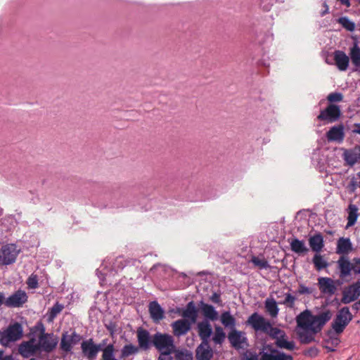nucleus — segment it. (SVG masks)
I'll use <instances>...</instances> for the list:
<instances>
[{"label": "nucleus", "mask_w": 360, "mask_h": 360, "mask_svg": "<svg viewBox=\"0 0 360 360\" xmlns=\"http://www.w3.org/2000/svg\"><path fill=\"white\" fill-rule=\"evenodd\" d=\"M152 345L160 352V355H170L175 352L174 338L167 333H155L152 336Z\"/></svg>", "instance_id": "obj_1"}, {"label": "nucleus", "mask_w": 360, "mask_h": 360, "mask_svg": "<svg viewBox=\"0 0 360 360\" xmlns=\"http://www.w3.org/2000/svg\"><path fill=\"white\" fill-rule=\"evenodd\" d=\"M339 277L345 279L353 271L355 274H360V257H354L351 262L346 256H341L337 261Z\"/></svg>", "instance_id": "obj_2"}, {"label": "nucleus", "mask_w": 360, "mask_h": 360, "mask_svg": "<svg viewBox=\"0 0 360 360\" xmlns=\"http://www.w3.org/2000/svg\"><path fill=\"white\" fill-rule=\"evenodd\" d=\"M23 335V328L22 325L15 322L10 324L4 331L0 332V343L6 346L10 342H15L20 340Z\"/></svg>", "instance_id": "obj_3"}, {"label": "nucleus", "mask_w": 360, "mask_h": 360, "mask_svg": "<svg viewBox=\"0 0 360 360\" xmlns=\"http://www.w3.org/2000/svg\"><path fill=\"white\" fill-rule=\"evenodd\" d=\"M352 319V315L349 311V307H342L338 311L332 323V327L337 334H340L343 332Z\"/></svg>", "instance_id": "obj_4"}, {"label": "nucleus", "mask_w": 360, "mask_h": 360, "mask_svg": "<svg viewBox=\"0 0 360 360\" xmlns=\"http://www.w3.org/2000/svg\"><path fill=\"white\" fill-rule=\"evenodd\" d=\"M342 112L340 106L329 103L328 106L320 112L317 119L327 123H333L338 121L341 117Z\"/></svg>", "instance_id": "obj_5"}, {"label": "nucleus", "mask_w": 360, "mask_h": 360, "mask_svg": "<svg viewBox=\"0 0 360 360\" xmlns=\"http://www.w3.org/2000/svg\"><path fill=\"white\" fill-rule=\"evenodd\" d=\"M20 250L14 244L3 245L0 249V264L9 265L13 264L17 259Z\"/></svg>", "instance_id": "obj_6"}, {"label": "nucleus", "mask_w": 360, "mask_h": 360, "mask_svg": "<svg viewBox=\"0 0 360 360\" xmlns=\"http://www.w3.org/2000/svg\"><path fill=\"white\" fill-rule=\"evenodd\" d=\"M58 344V340L53 333H45L43 328L39 335V349L49 353L52 352Z\"/></svg>", "instance_id": "obj_7"}, {"label": "nucleus", "mask_w": 360, "mask_h": 360, "mask_svg": "<svg viewBox=\"0 0 360 360\" xmlns=\"http://www.w3.org/2000/svg\"><path fill=\"white\" fill-rule=\"evenodd\" d=\"M360 296V281H357L353 284L345 288L342 291V297L341 302L342 304H349L356 300Z\"/></svg>", "instance_id": "obj_8"}, {"label": "nucleus", "mask_w": 360, "mask_h": 360, "mask_svg": "<svg viewBox=\"0 0 360 360\" xmlns=\"http://www.w3.org/2000/svg\"><path fill=\"white\" fill-rule=\"evenodd\" d=\"M332 314L329 310L321 312V314L312 316L310 322V328L314 333H319L321 330L323 326L331 319Z\"/></svg>", "instance_id": "obj_9"}, {"label": "nucleus", "mask_w": 360, "mask_h": 360, "mask_svg": "<svg viewBox=\"0 0 360 360\" xmlns=\"http://www.w3.org/2000/svg\"><path fill=\"white\" fill-rule=\"evenodd\" d=\"M102 345L103 344H95L92 338L84 340L81 344L82 354L88 359L93 360L97 356Z\"/></svg>", "instance_id": "obj_10"}, {"label": "nucleus", "mask_w": 360, "mask_h": 360, "mask_svg": "<svg viewBox=\"0 0 360 360\" xmlns=\"http://www.w3.org/2000/svg\"><path fill=\"white\" fill-rule=\"evenodd\" d=\"M269 322L264 317L255 312L248 317L246 324L250 326L255 331L264 333L266 331V327L269 326Z\"/></svg>", "instance_id": "obj_11"}, {"label": "nucleus", "mask_w": 360, "mask_h": 360, "mask_svg": "<svg viewBox=\"0 0 360 360\" xmlns=\"http://www.w3.org/2000/svg\"><path fill=\"white\" fill-rule=\"evenodd\" d=\"M227 338L231 347L236 349L243 348V345H248V338L245 336V333L236 328L231 330Z\"/></svg>", "instance_id": "obj_12"}, {"label": "nucleus", "mask_w": 360, "mask_h": 360, "mask_svg": "<svg viewBox=\"0 0 360 360\" xmlns=\"http://www.w3.org/2000/svg\"><path fill=\"white\" fill-rule=\"evenodd\" d=\"M27 293L21 290H17L4 302L8 307H20L27 301Z\"/></svg>", "instance_id": "obj_13"}, {"label": "nucleus", "mask_w": 360, "mask_h": 360, "mask_svg": "<svg viewBox=\"0 0 360 360\" xmlns=\"http://www.w3.org/2000/svg\"><path fill=\"white\" fill-rule=\"evenodd\" d=\"M318 287L321 293L333 295L337 290L335 281L329 277H319L318 278Z\"/></svg>", "instance_id": "obj_14"}, {"label": "nucleus", "mask_w": 360, "mask_h": 360, "mask_svg": "<svg viewBox=\"0 0 360 360\" xmlns=\"http://www.w3.org/2000/svg\"><path fill=\"white\" fill-rule=\"evenodd\" d=\"M191 323L188 319H181L174 321L171 324L174 336L181 337L185 335L191 328Z\"/></svg>", "instance_id": "obj_15"}, {"label": "nucleus", "mask_w": 360, "mask_h": 360, "mask_svg": "<svg viewBox=\"0 0 360 360\" xmlns=\"http://www.w3.org/2000/svg\"><path fill=\"white\" fill-rule=\"evenodd\" d=\"M82 337L74 331L70 335H68L67 333L62 335L60 341V349L65 352H69L72 348V345L77 344Z\"/></svg>", "instance_id": "obj_16"}, {"label": "nucleus", "mask_w": 360, "mask_h": 360, "mask_svg": "<svg viewBox=\"0 0 360 360\" xmlns=\"http://www.w3.org/2000/svg\"><path fill=\"white\" fill-rule=\"evenodd\" d=\"M137 341L139 348L144 351L149 349L152 344V337L150 333L143 328H139L136 331Z\"/></svg>", "instance_id": "obj_17"}, {"label": "nucleus", "mask_w": 360, "mask_h": 360, "mask_svg": "<svg viewBox=\"0 0 360 360\" xmlns=\"http://www.w3.org/2000/svg\"><path fill=\"white\" fill-rule=\"evenodd\" d=\"M343 158L350 167L354 166L356 163H360V146H356L352 149L345 150L343 153Z\"/></svg>", "instance_id": "obj_18"}, {"label": "nucleus", "mask_w": 360, "mask_h": 360, "mask_svg": "<svg viewBox=\"0 0 360 360\" xmlns=\"http://www.w3.org/2000/svg\"><path fill=\"white\" fill-rule=\"evenodd\" d=\"M213 357V351L209 342H201L195 349L196 360H211Z\"/></svg>", "instance_id": "obj_19"}, {"label": "nucleus", "mask_w": 360, "mask_h": 360, "mask_svg": "<svg viewBox=\"0 0 360 360\" xmlns=\"http://www.w3.org/2000/svg\"><path fill=\"white\" fill-rule=\"evenodd\" d=\"M198 335L201 342H209V338L212 333L211 324L207 321H203L198 323Z\"/></svg>", "instance_id": "obj_20"}, {"label": "nucleus", "mask_w": 360, "mask_h": 360, "mask_svg": "<svg viewBox=\"0 0 360 360\" xmlns=\"http://www.w3.org/2000/svg\"><path fill=\"white\" fill-rule=\"evenodd\" d=\"M353 250L352 244L348 238H340L337 242L336 253L345 256Z\"/></svg>", "instance_id": "obj_21"}, {"label": "nucleus", "mask_w": 360, "mask_h": 360, "mask_svg": "<svg viewBox=\"0 0 360 360\" xmlns=\"http://www.w3.org/2000/svg\"><path fill=\"white\" fill-rule=\"evenodd\" d=\"M334 60L340 71H345L349 65V58L342 51L334 52Z\"/></svg>", "instance_id": "obj_22"}, {"label": "nucleus", "mask_w": 360, "mask_h": 360, "mask_svg": "<svg viewBox=\"0 0 360 360\" xmlns=\"http://www.w3.org/2000/svg\"><path fill=\"white\" fill-rule=\"evenodd\" d=\"M148 311L151 319L155 322H159L164 318V310L156 301L150 302L148 306Z\"/></svg>", "instance_id": "obj_23"}, {"label": "nucleus", "mask_w": 360, "mask_h": 360, "mask_svg": "<svg viewBox=\"0 0 360 360\" xmlns=\"http://www.w3.org/2000/svg\"><path fill=\"white\" fill-rule=\"evenodd\" d=\"M198 309L193 301L189 302L186 308L182 311L181 316L185 319H190L191 323H194L198 318Z\"/></svg>", "instance_id": "obj_24"}, {"label": "nucleus", "mask_w": 360, "mask_h": 360, "mask_svg": "<svg viewBox=\"0 0 360 360\" xmlns=\"http://www.w3.org/2000/svg\"><path fill=\"white\" fill-rule=\"evenodd\" d=\"M38 350V344H34L33 340L23 342L19 346V352L24 357H29Z\"/></svg>", "instance_id": "obj_25"}, {"label": "nucleus", "mask_w": 360, "mask_h": 360, "mask_svg": "<svg viewBox=\"0 0 360 360\" xmlns=\"http://www.w3.org/2000/svg\"><path fill=\"white\" fill-rule=\"evenodd\" d=\"M309 244L312 251L316 253L320 252L324 247L323 237L319 233L309 238Z\"/></svg>", "instance_id": "obj_26"}, {"label": "nucleus", "mask_w": 360, "mask_h": 360, "mask_svg": "<svg viewBox=\"0 0 360 360\" xmlns=\"http://www.w3.org/2000/svg\"><path fill=\"white\" fill-rule=\"evenodd\" d=\"M201 311L203 316L211 320L216 321L218 319V312L215 310L214 307L211 305L203 302L202 301L200 303Z\"/></svg>", "instance_id": "obj_27"}, {"label": "nucleus", "mask_w": 360, "mask_h": 360, "mask_svg": "<svg viewBox=\"0 0 360 360\" xmlns=\"http://www.w3.org/2000/svg\"><path fill=\"white\" fill-rule=\"evenodd\" d=\"M313 315L311 314L310 311L306 310L300 313L296 319L297 324L301 329H309L310 328V322Z\"/></svg>", "instance_id": "obj_28"}, {"label": "nucleus", "mask_w": 360, "mask_h": 360, "mask_svg": "<svg viewBox=\"0 0 360 360\" xmlns=\"http://www.w3.org/2000/svg\"><path fill=\"white\" fill-rule=\"evenodd\" d=\"M344 129L342 125L334 126L327 132L328 141H342L344 139Z\"/></svg>", "instance_id": "obj_29"}, {"label": "nucleus", "mask_w": 360, "mask_h": 360, "mask_svg": "<svg viewBox=\"0 0 360 360\" xmlns=\"http://www.w3.org/2000/svg\"><path fill=\"white\" fill-rule=\"evenodd\" d=\"M290 245L291 250L299 255H304L309 252V248L305 245L304 240L292 238Z\"/></svg>", "instance_id": "obj_30"}, {"label": "nucleus", "mask_w": 360, "mask_h": 360, "mask_svg": "<svg viewBox=\"0 0 360 360\" xmlns=\"http://www.w3.org/2000/svg\"><path fill=\"white\" fill-rule=\"evenodd\" d=\"M298 338L302 344H309L315 341L314 335L316 333H314L311 329H302L297 331Z\"/></svg>", "instance_id": "obj_31"}, {"label": "nucleus", "mask_w": 360, "mask_h": 360, "mask_svg": "<svg viewBox=\"0 0 360 360\" xmlns=\"http://www.w3.org/2000/svg\"><path fill=\"white\" fill-rule=\"evenodd\" d=\"M261 360H293L290 355L273 350L271 353L264 352L262 354Z\"/></svg>", "instance_id": "obj_32"}, {"label": "nucleus", "mask_w": 360, "mask_h": 360, "mask_svg": "<svg viewBox=\"0 0 360 360\" xmlns=\"http://www.w3.org/2000/svg\"><path fill=\"white\" fill-rule=\"evenodd\" d=\"M220 321L225 328H229L231 330L236 328V320L231 314L230 311H226L221 313Z\"/></svg>", "instance_id": "obj_33"}, {"label": "nucleus", "mask_w": 360, "mask_h": 360, "mask_svg": "<svg viewBox=\"0 0 360 360\" xmlns=\"http://www.w3.org/2000/svg\"><path fill=\"white\" fill-rule=\"evenodd\" d=\"M358 207L356 205L354 204H349L347 208V227L352 226L355 224L357 217L359 216L358 214Z\"/></svg>", "instance_id": "obj_34"}, {"label": "nucleus", "mask_w": 360, "mask_h": 360, "mask_svg": "<svg viewBox=\"0 0 360 360\" xmlns=\"http://www.w3.org/2000/svg\"><path fill=\"white\" fill-rule=\"evenodd\" d=\"M312 262L315 269L318 271H320L329 266V264L325 259L324 256L321 255L320 252L314 255L312 259Z\"/></svg>", "instance_id": "obj_35"}, {"label": "nucleus", "mask_w": 360, "mask_h": 360, "mask_svg": "<svg viewBox=\"0 0 360 360\" xmlns=\"http://www.w3.org/2000/svg\"><path fill=\"white\" fill-rule=\"evenodd\" d=\"M264 307L266 311L271 317L275 318L278 316L279 309L274 298H267L265 300Z\"/></svg>", "instance_id": "obj_36"}, {"label": "nucleus", "mask_w": 360, "mask_h": 360, "mask_svg": "<svg viewBox=\"0 0 360 360\" xmlns=\"http://www.w3.org/2000/svg\"><path fill=\"white\" fill-rule=\"evenodd\" d=\"M275 344L279 348L286 349L290 351L293 350L295 347V342L293 341L287 340L285 333L280 336L279 338H277Z\"/></svg>", "instance_id": "obj_37"}, {"label": "nucleus", "mask_w": 360, "mask_h": 360, "mask_svg": "<svg viewBox=\"0 0 360 360\" xmlns=\"http://www.w3.org/2000/svg\"><path fill=\"white\" fill-rule=\"evenodd\" d=\"M139 352V348L138 346L134 345L132 344L125 345L121 349L120 358L126 359L130 356L138 354Z\"/></svg>", "instance_id": "obj_38"}, {"label": "nucleus", "mask_w": 360, "mask_h": 360, "mask_svg": "<svg viewBox=\"0 0 360 360\" xmlns=\"http://www.w3.org/2000/svg\"><path fill=\"white\" fill-rule=\"evenodd\" d=\"M226 338V333L221 326H215L214 333L212 337L213 342L217 345H221Z\"/></svg>", "instance_id": "obj_39"}, {"label": "nucleus", "mask_w": 360, "mask_h": 360, "mask_svg": "<svg viewBox=\"0 0 360 360\" xmlns=\"http://www.w3.org/2000/svg\"><path fill=\"white\" fill-rule=\"evenodd\" d=\"M115 346L113 344L108 345L102 349V356L101 360H118L115 356Z\"/></svg>", "instance_id": "obj_40"}, {"label": "nucleus", "mask_w": 360, "mask_h": 360, "mask_svg": "<svg viewBox=\"0 0 360 360\" xmlns=\"http://www.w3.org/2000/svg\"><path fill=\"white\" fill-rule=\"evenodd\" d=\"M349 56L352 64L355 67L360 66V48L356 44L350 49Z\"/></svg>", "instance_id": "obj_41"}, {"label": "nucleus", "mask_w": 360, "mask_h": 360, "mask_svg": "<svg viewBox=\"0 0 360 360\" xmlns=\"http://www.w3.org/2000/svg\"><path fill=\"white\" fill-rule=\"evenodd\" d=\"M64 309V306L59 302H56L51 309H49L48 312V322H53L56 317L60 314L63 309Z\"/></svg>", "instance_id": "obj_42"}, {"label": "nucleus", "mask_w": 360, "mask_h": 360, "mask_svg": "<svg viewBox=\"0 0 360 360\" xmlns=\"http://www.w3.org/2000/svg\"><path fill=\"white\" fill-rule=\"evenodd\" d=\"M264 333L269 335L271 338L277 340V338H279L285 332L276 327H273L269 322V326L266 327V331Z\"/></svg>", "instance_id": "obj_43"}, {"label": "nucleus", "mask_w": 360, "mask_h": 360, "mask_svg": "<svg viewBox=\"0 0 360 360\" xmlns=\"http://www.w3.org/2000/svg\"><path fill=\"white\" fill-rule=\"evenodd\" d=\"M338 22L348 31L352 32L355 30V23L347 17L344 16L339 18Z\"/></svg>", "instance_id": "obj_44"}, {"label": "nucleus", "mask_w": 360, "mask_h": 360, "mask_svg": "<svg viewBox=\"0 0 360 360\" xmlns=\"http://www.w3.org/2000/svg\"><path fill=\"white\" fill-rule=\"evenodd\" d=\"M251 262L261 269L269 268L268 262L263 257L260 258L259 257L252 256L251 258Z\"/></svg>", "instance_id": "obj_45"}, {"label": "nucleus", "mask_w": 360, "mask_h": 360, "mask_svg": "<svg viewBox=\"0 0 360 360\" xmlns=\"http://www.w3.org/2000/svg\"><path fill=\"white\" fill-rule=\"evenodd\" d=\"M173 353L174 354L175 360L193 359L192 354L189 353L188 351H181L175 349V352H174Z\"/></svg>", "instance_id": "obj_46"}, {"label": "nucleus", "mask_w": 360, "mask_h": 360, "mask_svg": "<svg viewBox=\"0 0 360 360\" xmlns=\"http://www.w3.org/2000/svg\"><path fill=\"white\" fill-rule=\"evenodd\" d=\"M327 100L330 103L340 102L343 100V95L338 92L330 93L328 95Z\"/></svg>", "instance_id": "obj_47"}, {"label": "nucleus", "mask_w": 360, "mask_h": 360, "mask_svg": "<svg viewBox=\"0 0 360 360\" xmlns=\"http://www.w3.org/2000/svg\"><path fill=\"white\" fill-rule=\"evenodd\" d=\"M27 285L30 289H36L38 288V277L35 274H31L27 280Z\"/></svg>", "instance_id": "obj_48"}, {"label": "nucleus", "mask_w": 360, "mask_h": 360, "mask_svg": "<svg viewBox=\"0 0 360 360\" xmlns=\"http://www.w3.org/2000/svg\"><path fill=\"white\" fill-rule=\"evenodd\" d=\"M295 297L292 295L290 293L285 294V300L283 301L282 304L286 305L289 308H293L295 306Z\"/></svg>", "instance_id": "obj_49"}, {"label": "nucleus", "mask_w": 360, "mask_h": 360, "mask_svg": "<svg viewBox=\"0 0 360 360\" xmlns=\"http://www.w3.org/2000/svg\"><path fill=\"white\" fill-rule=\"evenodd\" d=\"M340 342V341L338 338H330L329 340L326 341V343L327 345L330 344L332 346L336 347L339 345ZM325 347L330 352L335 351V349L330 348L328 345H326Z\"/></svg>", "instance_id": "obj_50"}, {"label": "nucleus", "mask_w": 360, "mask_h": 360, "mask_svg": "<svg viewBox=\"0 0 360 360\" xmlns=\"http://www.w3.org/2000/svg\"><path fill=\"white\" fill-rule=\"evenodd\" d=\"M297 292L300 295H305V294L309 295L312 292V290L310 288H309L308 287L305 286L304 285L300 284L298 290H297Z\"/></svg>", "instance_id": "obj_51"}, {"label": "nucleus", "mask_w": 360, "mask_h": 360, "mask_svg": "<svg viewBox=\"0 0 360 360\" xmlns=\"http://www.w3.org/2000/svg\"><path fill=\"white\" fill-rule=\"evenodd\" d=\"M210 301L213 303L218 304L220 306H222L221 299L219 293L214 292L212 296L210 297Z\"/></svg>", "instance_id": "obj_52"}, {"label": "nucleus", "mask_w": 360, "mask_h": 360, "mask_svg": "<svg viewBox=\"0 0 360 360\" xmlns=\"http://www.w3.org/2000/svg\"><path fill=\"white\" fill-rule=\"evenodd\" d=\"M304 355L310 357H315L319 354V349L316 347H310L304 352Z\"/></svg>", "instance_id": "obj_53"}, {"label": "nucleus", "mask_w": 360, "mask_h": 360, "mask_svg": "<svg viewBox=\"0 0 360 360\" xmlns=\"http://www.w3.org/2000/svg\"><path fill=\"white\" fill-rule=\"evenodd\" d=\"M243 360H258V356L255 354H250L244 356Z\"/></svg>", "instance_id": "obj_54"}, {"label": "nucleus", "mask_w": 360, "mask_h": 360, "mask_svg": "<svg viewBox=\"0 0 360 360\" xmlns=\"http://www.w3.org/2000/svg\"><path fill=\"white\" fill-rule=\"evenodd\" d=\"M354 129H353V132L355 134H360V123L354 124Z\"/></svg>", "instance_id": "obj_55"}, {"label": "nucleus", "mask_w": 360, "mask_h": 360, "mask_svg": "<svg viewBox=\"0 0 360 360\" xmlns=\"http://www.w3.org/2000/svg\"><path fill=\"white\" fill-rule=\"evenodd\" d=\"M158 360H172V357L169 355H160Z\"/></svg>", "instance_id": "obj_56"}, {"label": "nucleus", "mask_w": 360, "mask_h": 360, "mask_svg": "<svg viewBox=\"0 0 360 360\" xmlns=\"http://www.w3.org/2000/svg\"><path fill=\"white\" fill-rule=\"evenodd\" d=\"M340 1V3L345 6L346 7L349 8L351 6L350 0H338Z\"/></svg>", "instance_id": "obj_57"}, {"label": "nucleus", "mask_w": 360, "mask_h": 360, "mask_svg": "<svg viewBox=\"0 0 360 360\" xmlns=\"http://www.w3.org/2000/svg\"><path fill=\"white\" fill-rule=\"evenodd\" d=\"M323 5V6L325 7V9H324V11L321 13V15H322V16L325 15L326 13H328V6H327L326 3V2H324Z\"/></svg>", "instance_id": "obj_58"}, {"label": "nucleus", "mask_w": 360, "mask_h": 360, "mask_svg": "<svg viewBox=\"0 0 360 360\" xmlns=\"http://www.w3.org/2000/svg\"><path fill=\"white\" fill-rule=\"evenodd\" d=\"M0 360H14L13 357L11 355H8L5 356H1Z\"/></svg>", "instance_id": "obj_59"}, {"label": "nucleus", "mask_w": 360, "mask_h": 360, "mask_svg": "<svg viewBox=\"0 0 360 360\" xmlns=\"http://www.w3.org/2000/svg\"><path fill=\"white\" fill-rule=\"evenodd\" d=\"M4 295L3 292H0V306L4 303Z\"/></svg>", "instance_id": "obj_60"}, {"label": "nucleus", "mask_w": 360, "mask_h": 360, "mask_svg": "<svg viewBox=\"0 0 360 360\" xmlns=\"http://www.w3.org/2000/svg\"><path fill=\"white\" fill-rule=\"evenodd\" d=\"M360 302H356L352 305V308L355 310H358L359 308Z\"/></svg>", "instance_id": "obj_61"}, {"label": "nucleus", "mask_w": 360, "mask_h": 360, "mask_svg": "<svg viewBox=\"0 0 360 360\" xmlns=\"http://www.w3.org/2000/svg\"><path fill=\"white\" fill-rule=\"evenodd\" d=\"M359 4H360V0H359Z\"/></svg>", "instance_id": "obj_62"}]
</instances>
